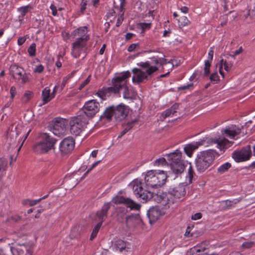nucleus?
Here are the masks:
<instances>
[{
    "mask_svg": "<svg viewBox=\"0 0 255 255\" xmlns=\"http://www.w3.org/2000/svg\"><path fill=\"white\" fill-rule=\"evenodd\" d=\"M130 76L129 71L123 73L121 76H118L113 80V86L108 88H103L99 90L97 94L102 100L106 99L107 97H109L112 94L119 93L123 90V97L125 99H131L128 89L126 85L125 80Z\"/></svg>",
    "mask_w": 255,
    "mask_h": 255,
    "instance_id": "f257e3e1",
    "label": "nucleus"
},
{
    "mask_svg": "<svg viewBox=\"0 0 255 255\" xmlns=\"http://www.w3.org/2000/svg\"><path fill=\"white\" fill-rule=\"evenodd\" d=\"M218 153L214 149L199 152L195 159L197 170L200 173L205 171L213 162L215 156Z\"/></svg>",
    "mask_w": 255,
    "mask_h": 255,
    "instance_id": "f03ea898",
    "label": "nucleus"
},
{
    "mask_svg": "<svg viewBox=\"0 0 255 255\" xmlns=\"http://www.w3.org/2000/svg\"><path fill=\"white\" fill-rule=\"evenodd\" d=\"M89 123V120L85 114H82L79 112L77 116L71 118L69 125L71 133L76 136L85 130Z\"/></svg>",
    "mask_w": 255,
    "mask_h": 255,
    "instance_id": "7ed1b4c3",
    "label": "nucleus"
},
{
    "mask_svg": "<svg viewBox=\"0 0 255 255\" xmlns=\"http://www.w3.org/2000/svg\"><path fill=\"white\" fill-rule=\"evenodd\" d=\"M40 141L33 146V150L39 154L46 153L54 148L56 140L49 134L42 133L39 136Z\"/></svg>",
    "mask_w": 255,
    "mask_h": 255,
    "instance_id": "20e7f679",
    "label": "nucleus"
},
{
    "mask_svg": "<svg viewBox=\"0 0 255 255\" xmlns=\"http://www.w3.org/2000/svg\"><path fill=\"white\" fill-rule=\"evenodd\" d=\"M193 176H186V180L188 182L182 183L172 189L168 192V196L170 199L171 204L177 202L178 200L183 199L186 194L185 187L191 183Z\"/></svg>",
    "mask_w": 255,
    "mask_h": 255,
    "instance_id": "39448f33",
    "label": "nucleus"
},
{
    "mask_svg": "<svg viewBox=\"0 0 255 255\" xmlns=\"http://www.w3.org/2000/svg\"><path fill=\"white\" fill-rule=\"evenodd\" d=\"M129 186L132 188L134 194L137 198H139L143 201H148L152 196L151 192L147 190H144L142 188L141 181L139 178L133 180L129 185Z\"/></svg>",
    "mask_w": 255,
    "mask_h": 255,
    "instance_id": "423d86ee",
    "label": "nucleus"
},
{
    "mask_svg": "<svg viewBox=\"0 0 255 255\" xmlns=\"http://www.w3.org/2000/svg\"><path fill=\"white\" fill-rule=\"evenodd\" d=\"M157 70L158 68L155 66L150 67L146 69L145 72L138 68H134L132 70L133 74L132 81L133 83L137 84L143 82L144 80L147 81L149 79V76Z\"/></svg>",
    "mask_w": 255,
    "mask_h": 255,
    "instance_id": "0eeeda50",
    "label": "nucleus"
},
{
    "mask_svg": "<svg viewBox=\"0 0 255 255\" xmlns=\"http://www.w3.org/2000/svg\"><path fill=\"white\" fill-rule=\"evenodd\" d=\"M102 107L99 102L95 100H92L87 102L82 110L79 111L82 114H85L88 117L93 118L100 110Z\"/></svg>",
    "mask_w": 255,
    "mask_h": 255,
    "instance_id": "6e6552de",
    "label": "nucleus"
},
{
    "mask_svg": "<svg viewBox=\"0 0 255 255\" xmlns=\"http://www.w3.org/2000/svg\"><path fill=\"white\" fill-rule=\"evenodd\" d=\"M170 166L173 173L175 174H181L186 172V168H187L188 175H193L194 174L190 163H186L185 164L184 161H180L178 163H170Z\"/></svg>",
    "mask_w": 255,
    "mask_h": 255,
    "instance_id": "1a4fd4ad",
    "label": "nucleus"
},
{
    "mask_svg": "<svg viewBox=\"0 0 255 255\" xmlns=\"http://www.w3.org/2000/svg\"><path fill=\"white\" fill-rule=\"evenodd\" d=\"M14 243L17 245V247H11L10 251L13 255H21L23 254V249H25L26 253L25 255H32L33 253L32 248L33 244L30 243L26 245L25 243L19 241V239L14 240Z\"/></svg>",
    "mask_w": 255,
    "mask_h": 255,
    "instance_id": "9d476101",
    "label": "nucleus"
},
{
    "mask_svg": "<svg viewBox=\"0 0 255 255\" xmlns=\"http://www.w3.org/2000/svg\"><path fill=\"white\" fill-rule=\"evenodd\" d=\"M68 121L64 119H56L53 124L50 126V130L56 135L60 136L63 135L65 131Z\"/></svg>",
    "mask_w": 255,
    "mask_h": 255,
    "instance_id": "9b49d317",
    "label": "nucleus"
},
{
    "mask_svg": "<svg viewBox=\"0 0 255 255\" xmlns=\"http://www.w3.org/2000/svg\"><path fill=\"white\" fill-rule=\"evenodd\" d=\"M9 71L10 74L15 80L20 81L21 80L22 84L28 82V78L22 68L17 65H11L10 67Z\"/></svg>",
    "mask_w": 255,
    "mask_h": 255,
    "instance_id": "f8f14e48",
    "label": "nucleus"
},
{
    "mask_svg": "<svg viewBox=\"0 0 255 255\" xmlns=\"http://www.w3.org/2000/svg\"><path fill=\"white\" fill-rule=\"evenodd\" d=\"M251 154V146L248 145L241 150L235 151L232 154V157L236 162H241L249 159Z\"/></svg>",
    "mask_w": 255,
    "mask_h": 255,
    "instance_id": "ddd939ff",
    "label": "nucleus"
},
{
    "mask_svg": "<svg viewBox=\"0 0 255 255\" xmlns=\"http://www.w3.org/2000/svg\"><path fill=\"white\" fill-rule=\"evenodd\" d=\"M167 176H145L146 185L151 187H158L164 185Z\"/></svg>",
    "mask_w": 255,
    "mask_h": 255,
    "instance_id": "4468645a",
    "label": "nucleus"
},
{
    "mask_svg": "<svg viewBox=\"0 0 255 255\" xmlns=\"http://www.w3.org/2000/svg\"><path fill=\"white\" fill-rule=\"evenodd\" d=\"M112 202L116 204H124L131 210H138L140 208V205L134 202L130 199H126L122 196H117L112 199Z\"/></svg>",
    "mask_w": 255,
    "mask_h": 255,
    "instance_id": "2eb2a0df",
    "label": "nucleus"
},
{
    "mask_svg": "<svg viewBox=\"0 0 255 255\" xmlns=\"http://www.w3.org/2000/svg\"><path fill=\"white\" fill-rule=\"evenodd\" d=\"M75 141L73 138H64L60 143L59 149L62 155L69 153L74 149Z\"/></svg>",
    "mask_w": 255,
    "mask_h": 255,
    "instance_id": "dca6fc26",
    "label": "nucleus"
},
{
    "mask_svg": "<svg viewBox=\"0 0 255 255\" xmlns=\"http://www.w3.org/2000/svg\"><path fill=\"white\" fill-rule=\"evenodd\" d=\"M89 35H82L77 38V40L72 44V54H75L77 58V54L79 51L83 48L86 45V42L89 40Z\"/></svg>",
    "mask_w": 255,
    "mask_h": 255,
    "instance_id": "f3484780",
    "label": "nucleus"
},
{
    "mask_svg": "<svg viewBox=\"0 0 255 255\" xmlns=\"http://www.w3.org/2000/svg\"><path fill=\"white\" fill-rule=\"evenodd\" d=\"M152 195L151 198L149 200L152 199L157 203L161 204L163 206L171 204L170 199L168 196V193L158 192L157 194H153L151 192Z\"/></svg>",
    "mask_w": 255,
    "mask_h": 255,
    "instance_id": "a211bd4d",
    "label": "nucleus"
},
{
    "mask_svg": "<svg viewBox=\"0 0 255 255\" xmlns=\"http://www.w3.org/2000/svg\"><path fill=\"white\" fill-rule=\"evenodd\" d=\"M128 113V109L127 106L120 104L117 107L114 106L115 118L117 121L124 120Z\"/></svg>",
    "mask_w": 255,
    "mask_h": 255,
    "instance_id": "6ab92c4d",
    "label": "nucleus"
},
{
    "mask_svg": "<svg viewBox=\"0 0 255 255\" xmlns=\"http://www.w3.org/2000/svg\"><path fill=\"white\" fill-rule=\"evenodd\" d=\"M111 249L115 252H126L128 251L126 243L121 240H116L114 241Z\"/></svg>",
    "mask_w": 255,
    "mask_h": 255,
    "instance_id": "aec40b11",
    "label": "nucleus"
},
{
    "mask_svg": "<svg viewBox=\"0 0 255 255\" xmlns=\"http://www.w3.org/2000/svg\"><path fill=\"white\" fill-rule=\"evenodd\" d=\"M235 126L232 125L231 127L222 130V133L229 137L234 138L235 136L240 134L241 132V129L244 128L243 126H242L241 128H235Z\"/></svg>",
    "mask_w": 255,
    "mask_h": 255,
    "instance_id": "412c9836",
    "label": "nucleus"
},
{
    "mask_svg": "<svg viewBox=\"0 0 255 255\" xmlns=\"http://www.w3.org/2000/svg\"><path fill=\"white\" fill-rule=\"evenodd\" d=\"M127 224L129 227H135L142 224V220L139 214L131 215L127 219Z\"/></svg>",
    "mask_w": 255,
    "mask_h": 255,
    "instance_id": "4be33fe9",
    "label": "nucleus"
},
{
    "mask_svg": "<svg viewBox=\"0 0 255 255\" xmlns=\"http://www.w3.org/2000/svg\"><path fill=\"white\" fill-rule=\"evenodd\" d=\"M205 141V140L203 139L194 143H189L186 145L184 147L185 153L189 157H191L192 155L193 151L197 149L200 145H203V142Z\"/></svg>",
    "mask_w": 255,
    "mask_h": 255,
    "instance_id": "5701e85b",
    "label": "nucleus"
},
{
    "mask_svg": "<svg viewBox=\"0 0 255 255\" xmlns=\"http://www.w3.org/2000/svg\"><path fill=\"white\" fill-rule=\"evenodd\" d=\"M150 223L154 222L158 220L161 216V212L157 207H152L150 208L147 213Z\"/></svg>",
    "mask_w": 255,
    "mask_h": 255,
    "instance_id": "b1692460",
    "label": "nucleus"
},
{
    "mask_svg": "<svg viewBox=\"0 0 255 255\" xmlns=\"http://www.w3.org/2000/svg\"><path fill=\"white\" fill-rule=\"evenodd\" d=\"M209 141L212 143L216 144V147L220 149L221 151L224 150L225 149L228 148L230 144V141L226 138L222 139H214L213 138H210Z\"/></svg>",
    "mask_w": 255,
    "mask_h": 255,
    "instance_id": "393cba45",
    "label": "nucleus"
},
{
    "mask_svg": "<svg viewBox=\"0 0 255 255\" xmlns=\"http://www.w3.org/2000/svg\"><path fill=\"white\" fill-rule=\"evenodd\" d=\"M115 117L114 106H112L107 108L104 111L103 114L100 117V120H106L110 122L112 120V117Z\"/></svg>",
    "mask_w": 255,
    "mask_h": 255,
    "instance_id": "a878e982",
    "label": "nucleus"
},
{
    "mask_svg": "<svg viewBox=\"0 0 255 255\" xmlns=\"http://www.w3.org/2000/svg\"><path fill=\"white\" fill-rule=\"evenodd\" d=\"M181 152L177 149L174 152L168 154L167 155V159L171 161L170 163H178L180 161H183L181 160Z\"/></svg>",
    "mask_w": 255,
    "mask_h": 255,
    "instance_id": "bb28decb",
    "label": "nucleus"
},
{
    "mask_svg": "<svg viewBox=\"0 0 255 255\" xmlns=\"http://www.w3.org/2000/svg\"><path fill=\"white\" fill-rule=\"evenodd\" d=\"M219 72L220 74L224 77V73L222 71V67L224 66V69L229 72L231 70L233 66V61H227L226 60H224V59H221L219 62Z\"/></svg>",
    "mask_w": 255,
    "mask_h": 255,
    "instance_id": "cd10ccee",
    "label": "nucleus"
},
{
    "mask_svg": "<svg viewBox=\"0 0 255 255\" xmlns=\"http://www.w3.org/2000/svg\"><path fill=\"white\" fill-rule=\"evenodd\" d=\"M109 208L110 203H106L103 205L102 209L97 212V216L100 220V222H102V223L103 221L105 220L107 217V212Z\"/></svg>",
    "mask_w": 255,
    "mask_h": 255,
    "instance_id": "c85d7f7f",
    "label": "nucleus"
},
{
    "mask_svg": "<svg viewBox=\"0 0 255 255\" xmlns=\"http://www.w3.org/2000/svg\"><path fill=\"white\" fill-rule=\"evenodd\" d=\"M42 96L44 104H45L53 98L55 95L53 94H50V89L48 87H46L42 91Z\"/></svg>",
    "mask_w": 255,
    "mask_h": 255,
    "instance_id": "c756f323",
    "label": "nucleus"
},
{
    "mask_svg": "<svg viewBox=\"0 0 255 255\" xmlns=\"http://www.w3.org/2000/svg\"><path fill=\"white\" fill-rule=\"evenodd\" d=\"M178 107L179 104L175 103L170 108L163 112L162 116L163 119H165L167 117H170L171 115H173L176 112V110L178 109Z\"/></svg>",
    "mask_w": 255,
    "mask_h": 255,
    "instance_id": "7c9ffc66",
    "label": "nucleus"
},
{
    "mask_svg": "<svg viewBox=\"0 0 255 255\" xmlns=\"http://www.w3.org/2000/svg\"><path fill=\"white\" fill-rule=\"evenodd\" d=\"M137 122V120L135 119L131 122L128 123L124 129L121 132V134L118 136V138H121L125 134L129 131L133 126L134 123Z\"/></svg>",
    "mask_w": 255,
    "mask_h": 255,
    "instance_id": "2f4dec72",
    "label": "nucleus"
},
{
    "mask_svg": "<svg viewBox=\"0 0 255 255\" xmlns=\"http://www.w3.org/2000/svg\"><path fill=\"white\" fill-rule=\"evenodd\" d=\"M207 248L206 243H202L200 245H197L192 249V252L194 254H199L204 252Z\"/></svg>",
    "mask_w": 255,
    "mask_h": 255,
    "instance_id": "473e14b6",
    "label": "nucleus"
},
{
    "mask_svg": "<svg viewBox=\"0 0 255 255\" xmlns=\"http://www.w3.org/2000/svg\"><path fill=\"white\" fill-rule=\"evenodd\" d=\"M120 6H115L114 7L116 9L119 11V14L120 15V17L122 20H123V16L124 14V7L125 6V0H120Z\"/></svg>",
    "mask_w": 255,
    "mask_h": 255,
    "instance_id": "72a5a7b5",
    "label": "nucleus"
},
{
    "mask_svg": "<svg viewBox=\"0 0 255 255\" xmlns=\"http://www.w3.org/2000/svg\"><path fill=\"white\" fill-rule=\"evenodd\" d=\"M231 164L229 162H227L220 166L218 168L217 170L219 174H224L226 171H227L231 168Z\"/></svg>",
    "mask_w": 255,
    "mask_h": 255,
    "instance_id": "f704fd0d",
    "label": "nucleus"
},
{
    "mask_svg": "<svg viewBox=\"0 0 255 255\" xmlns=\"http://www.w3.org/2000/svg\"><path fill=\"white\" fill-rule=\"evenodd\" d=\"M178 21L180 27L187 26L190 23V21L188 20L187 17L184 16H180L178 19Z\"/></svg>",
    "mask_w": 255,
    "mask_h": 255,
    "instance_id": "c9c22d12",
    "label": "nucleus"
},
{
    "mask_svg": "<svg viewBox=\"0 0 255 255\" xmlns=\"http://www.w3.org/2000/svg\"><path fill=\"white\" fill-rule=\"evenodd\" d=\"M87 32V29L86 27H82L79 28L77 29L74 31V35H79L82 36V35H87L86 33Z\"/></svg>",
    "mask_w": 255,
    "mask_h": 255,
    "instance_id": "e433bc0d",
    "label": "nucleus"
},
{
    "mask_svg": "<svg viewBox=\"0 0 255 255\" xmlns=\"http://www.w3.org/2000/svg\"><path fill=\"white\" fill-rule=\"evenodd\" d=\"M102 224V222H99L94 227V228L93 232L91 235V238H90L91 240H93L96 237L97 233L99 232V230L100 229Z\"/></svg>",
    "mask_w": 255,
    "mask_h": 255,
    "instance_id": "4c0bfd02",
    "label": "nucleus"
},
{
    "mask_svg": "<svg viewBox=\"0 0 255 255\" xmlns=\"http://www.w3.org/2000/svg\"><path fill=\"white\" fill-rule=\"evenodd\" d=\"M32 93L31 92L26 91L21 99L22 102L24 104L27 103L32 97Z\"/></svg>",
    "mask_w": 255,
    "mask_h": 255,
    "instance_id": "58836bf2",
    "label": "nucleus"
},
{
    "mask_svg": "<svg viewBox=\"0 0 255 255\" xmlns=\"http://www.w3.org/2000/svg\"><path fill=\"white\" fill-rule=\"evenodd\" d=\"M211 66V63L209 60H207L205 61V67L204 68V75L208 76L210 74V68Z\"/></svg>",
    "mask_w": 255,
    "mask_h": 255,
    "instance_id": "ea45409f",
    "label": "nucleus"
},
{
    "mask_svg": "<svg viewBox=\"0 0 255 255\" xmlns=\"http://www.w3.org/2000/svg\"><path fill=\"white\" fill-rule=\"evenodd\" d=\"M167 164L166 159L164 157L159 158L156 159L154 163V166L163 165Z\"/></svg>",
    "mask_w": 255,
    "mask_h": 255,
    "instance_id": "a19ab883",
    "label": "nucleus"
},
{
    "mask_svg": "<svg viewBox=\"0 0 255 255\" xmlns=\"http://www.w3.org/2000/svg\"><path fill=\"white\" fill-rule=\"evenodd\" d=\"M166 174L167 175L166 173H165V171L164 170H151L148 171L145 175H151L152 174H153L154 175L156 174Z\"/></svg>",
    "mask_w": 255,
    "mask_h": 255,
    "instance_id": "79ce46f5",
    "label": "nucleus"
},
{
    "mask_svg": "<svg viewBox=\"0 0 255 255\" xmlns=\"http://www.w3.org/2000/svg\"><path fill=\"white\" fill-rule=\"evenodd\" d=\"M36 44L32 43L28 49V52L30 56H34L35 55Z\"/></svg>",
    "mask_w": 255,
    "mask_h": 255,
    "instance_id": "37998d69",
    "label": "nucleus"
},
{
    "mask_svg": "<svg viewBox=\"0 0 255 255\" xmlns=\"http://www.w3.org/2000/svg\"><path fill=\"white\" fill-rule=\"evenodd\" d=\"M29 8H30L29 5H26L18 8V11L20 12L22 17H23L28 12Z\"/></svg>",
    "mask_w": 255,
    "mask_h": 255,
    "instance_id": "c03bdc74",
    "label": "nucleus"
},
{
    "mask_svg": "<svg viewBox=\"0 0 255 255\" xmlns=\"http://www.w3.org/2000/svg\"><path fill=\"white\" fill-rule=\"evenodd\" d=\"M7 163L3 159L0 160V174H2L3 171L5 170L6 167Z\"/></svg>",
    "mask_w": 255,
    "mask_h": 255,
    "instance_id": "a18cd8bd",
    "label": "nucleus"
},
{
    "mask_svg": "<svg viewBox=\"0 0 255 255\" xmlns=\"http://www.w3.org/2000/svg\"><path fill=\"white\" fill-rule=\"evenodd\" d=\"M210 80L211 82L217 83L219 81V77L217 72L212 73L210 77Z\"/></svg>",
    "mask_w": 255,
    "mask_h": 255,
    "instance_id": "49530a36",
    "label": "nucleus"
},
{
    "mask_svg": "<svg viewBox=\"0 0 255 255\" xmlns=\"http://www.w3.org/2000/svg\"><path fill=\"white\" fill-rule=\"evenodd\" d=\"M47 197V195H45V196H43L42 198H39L37 200H29L28 201V204L31 206H34V205H36L37 203H38L39 202L41 201L42 199L46 198Z\"/></svg>",
    "mask_w": 255,
    "mask_h": 255,
    "instance_id": "de8ad7c7",
    "label": "nucleus"
},
{
    "mask_svg": "<svg viewBox=\"0 0 255 255\" xmlns=\"http://www.w3.org/2000/svg\"><path fill=\"white\" fill-rule=\"evenodd\" d=\"M254 244L255 243L254 242H247L243 244L242 247L244 248L248 249L252 247Z\"/></svg>",
    "mask_w": 255,
    "mask_h": 255,
    "instance_id": "09e8293b",
    "label": "nucleus"
},
{
    "mask_svg": "<svg viewBox=\"0 0 255 255\" xmlns=\"http://www.w3.org/2000/svg\"><path fill=\"white\" fill-rule=\"evenodd\" d=\"M90 80V76H89L80 86L79 89L81 90L83 89L86 85H87Z\"/></svg>",
    "mask_w": 255,
    "mask_h": 255,
    "instance_id": "8fccbe9b",
    "label": "nucleus"
},
{
    "mask_svg": "<svg viewBox=\"0 0 255 255\" xmlns=\"http://www.w3.org/2000/svg\"><path fill=\"white\" fill-rule=\"evenodd\" d=\"M44 70V67L42 65H39L36 67L34 72L36 73H41Z\"/></svg>",
    "mask_w": 255,
    "mask_h": 255,
    "instance_id": "3c124183",
    "label": "nucleus"
},
{
    "mask_svg": "<svg viewBox=\"0 0 255 255\" xmlns=\"http://www.w3.org/2000/svg\"><path fill=\"white\" fill-rule=\"evenodd\" d=\"M87 0H82V2L81 3V11L83 12L86 9V6L87 5Z\"/></svg>",
    "mask_w": 255,
    "mask_h": 255,
    "instance_id": "603ef678",
    "label": "nucleus"
},
{
    "mask_svg": "<svg viewBox=\"0 0 255 255\" xmlns=\"http://www.w3.org/2000/svg\"><path fill=\"white\" fill-rule=\"evenodd\" d=\"M213 55H214L213 49V48H211V49L208 53V60H209V61L210 62V63H211V62L213 60Z\"/></svg>",
    "mask_w": 255,
    "mask_h": 255,
    "instance_id": "864d4df0",
    "label": "nucleus"
},
{
    "mask_svg": "<svg viewBox=\"0 0 255 255\" xmlns=\"http://www.w3.org/2000/svg\"><path fill=\"white\" fill-rule=\"evenodd\" d=\"M150 23H141L140 24V25L143 30L147 28H149L150 27Z\"/></svg>",
    "mask_w": 255,
    "mask_h": 255,
    "instance_id": "5fc2aeb1",
    "label": "nucleus"
},
{
    "mask_svg": "<svg viewBox=\"0 0 255 255\" xmlns=\"http://www.w3.org/2000/svg\"><path fill=\"white\" fill-rule=\"evenodd\" d=\"M243 51L242 47H241L238 50L235 51L233 55H229V56L232 57L234 59L235 58V56L240 54Z\"/></svg>",
    "mask_w": 255,
    "mask_h": 255,
    "instance_id": "6e6d98bb",
    "label": "nucleus"
},
{
    "mask_svg": "<svg viewBox=\"0 0 255 255\" xmlns=\"http://www.w3.org/2000/svg\"><path fill=\"white\" fill-rule=\"evenodd\" d=\"M138 43L131 44L129 46L128 50V51L131 52L133 51L136 48V46H138Z\"/></svg>",
    "mask_w": 255,
    "mask_h": 255,
    "instance_id": "4d7b16f0",
    "label": "nucleus"
},
{
    "mask_svg": "<svg viewBox=\"0 0 255 255\" xmlns=\"http://www.w3.org/2000/svg\"><path fill=\"white\" fill-rule=\"evenodd\" d=\"M193 84L192 83L187 84L186 86H181L178 88V90H185L188 89L190 87L193 86Z\"/></svg>",
    "mask_w": 255,
    "mask_h": 255,
    "instance_id": "13d9d810",
    "label": "nucleus"
},
{
    "mask_svg": "<svg viewBox=\"0 0 255 255\" xmlns=\"http://www.w3.org/2000/svg\"><path fill=\"white\" fill-rule=\"evenodd\" d=\"M202 217V214L200 213H197L192 216V219L194 220H197L201 219Z\"/></svg>",
    "mask_w": 255,
    "mask_h": 255,
    "instance_id": "bf43d9fd",
    "label": "nucleus"
},
{
    "mask_svg": "<svg viewBox=\"0 0 255 255\" xmlns=\"http://www.w3.org/2000/svg\"><path fill=\"white\" fill-rule=\"evenodd\" d=\"M100 162V160H99L95 162L94 164H93L92 166L90 168H89L84 174V175H86L87 174H88L89 173V172L92 169V168H93L95 166H96Z\"/></svg>",
    "mask_w": 255,
    "mask_h": 255,
    "instance_id": "052dcab7",
    "label": "nucleus"
},
{
    "mask_svg": "<svg viewBox=\"0 0 255 255\" xmlns=\"http://www.w3.org/2000/svg\"><path fill=\"white\" fill-rule=\"evenodd\" d=\"M224 3V12H226L229 10L228 5L227 4L228 0H221Z\"/></svg>",
    "mask_w": 255,
    "mask_h": 255,
    "instance_id": "680f3d73",
    "label": "nucleus"
},
{
    "mask_svg": "<svg viewBox=\"0 0 255 255\" xmlns=\"http://www.w3.org/2000/svg\"><path fill=\"white\" fill-rule=\"evenodd\" d=\"M50 8L52 11L53 15L56 16L57 13L56 7L54 5L51 4L50 6Z\"/></svg>",
    "mask_w": 255,
    "mask_h": 255,
    "instance_id": "e2e57ef3",
    "label": "nucleus"
},
{
    "mask_svg": "<svg viewBox=\"0 0 255 255\" xmlns=\"http://www.w3.org/2000/svg\"><path fill=\"white\" fill-rule=\"evenodd\" d=\"M138 65L143 67V68H149L150 64L148 62H141L140 63L137 64Z\"/></svg>",
    "mask_w": 255,
    "mask_h": 255,
    "instance_id": "0e129e2a",
    "label": "nucleus"
},
{
    "mask_svg": "<svg viewBox=\"0 0 255 255\" xmlns=\"http://www.w3.org/2000/svg\"><path fill=\"white\" fill-rule=\"evenodd\" d=\"M169 63H171L172 66H178L180 64V61H178L177 60H171L168 62Z\"/></svg>",
    "mask_w": 255,
    "mask_h": 255,
    "instance_id": "69168bd1",
    "label": "nucleus"
},
{
    "mask_svg": "<svg viewBox=\"0 0 255 255\" xmlns=\"http://www.w3.org/2000/svg\"><path fill=\"white\" fill-rule=\"evenodd\" d=\"M10 93L11 94V97L13 99L16 94V89L14 87H12L10 90Z\"/></svg>",
    "mask_w": 255,
    "mask_h": 255,
    "instance_id": "338daca9",
    "label": "nucleus"
},
{
    "mask_svg": "<svg viewBox=\"0 0 255 255\" xmlns=\"http://www.w3.org/2000/svg\"><path fill=\"white\" fill-rule=\"evenodd\" d=\"M25 41V38L23 37H19L17 40V43L19 45H22Z\"/></svg>",
    "mask_w": 255,
    "mask_h": 255,
    "instance_id": "774afa93",
    "label": "nucleus"
}]
</instances>
